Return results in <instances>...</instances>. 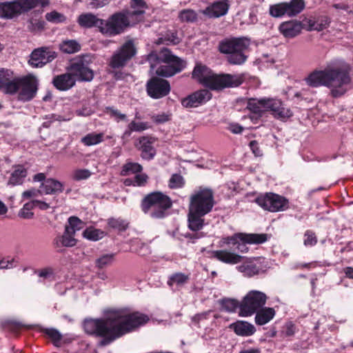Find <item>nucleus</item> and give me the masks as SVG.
Here are the masks:
<instances>
[{
  "mask_svg": "<svg viewBox=\"0 0 353 353\" xmlns=\"http://www.w3.org/2000/svg\"><path fill=\"white\" fill-rule=\"evenodd\" d=\"M12 72L8 69H0V90L7 94L8 85L13 83Z\"/></svg>",
  "mask_w": 353,
  "mask_h": 353,
  "instance_id": "obj_35",
  "label": "nucleus"
},
{
  "mask_svg": "<svg viewBox=\"0 0 353 353\" xmlns=\"http://www.w3.org/2000/svg\"><path fill=\"white\" fill-rule=\"evenodd\" d=\"M21 7L17 1L0 3V17L6 19H13L21 14Z\"/></svg>",
  "mask_w": 353,
  "mask_h": 353,
  "instance_id": "obj_24",
  "label": "nucleus"
},
{
  "mask_svg": "<svg viewBox=\"0 0 353 353\" xmlns=\"http://www.w3.org/2000/svg\"><path fill=\"white\" fill-rule=\"evenodd\" d=\"M130 8L131 10L126 11V13L135 24L142 20L147 6L143 0H131Z\"/></svg>",
  "mask_w": 353,
  "mask_h": 353,
  "instance_id": "obj_22",
  "label": "nucleus"
},
{
  "mask_svg": "<svg viewBox=\"0 0 353 353\" xmlns=\"http://www.w3.org/2000/svg\"><path fill=\"white\" fill-rule=\"evenodd\" d=\"M109 113L112 117H113L117 122L125 120L126 118L125 114L121 113L117 110L109 109Z\"/></svg>",
  "mask_w": 353,
  "mask_h": 353,
  "instance_id": "obj_60",
  "label": "nucleus"
},
{
  "mask_svg": "<svg viewBox=\"0 0 353 353\" xmlns=\"http://www.w3.org/2000/svg\"><path fill=\"white\" fill-rule=\"evenodd\" d=\"M192 78L204 86L214 90L237 87L242 83V78L236 74L214 73L209 68L198 63L192 71Z\"/></svg>",
  "mask_w": 353,
  "mask_h": 353,
  "instance_id": "obj_4",
  "label": "nucleus"
},
{
  "mask_svg": "<svg viewBox=\"0 0 353 353\" xmlns=\"http://www.w3.org/2000/svg\"><path fill=\"white\" fill-rule=\"evenodd\" d=\"M211 98L212 94L209 90H200L183 99L181 104L185 108H195L206 103Z\"/></svg>",
  "mask_w": 353,
  "mask_h": 353,
  "instance_id": "obj_18",
  "label": "nucleus"
},
{
  "mask_svg": "<svg viewBox=\"0 0 353 353\" xmlns=\"http://www.w3.org/2000/svg\"><path fill=\"white\" fill-rule=\"evenodd\" d=\"M34 203V208H38L41 210H47L50 208V203H46L43 201L32 200Z\"/></svg>",
  "mask_w": 353,
  "mask_h": 353,
  "instance_id": "obj_62",
  "label": "nucleus"
},
{
  "mask_svg": "<svg viewBox=\"0 0 353 353\" xmlns=\"http://www.w3.org/2000/svg\"><path fill=\"white\" fill-rule=\"evenodd\" d=\"M250 148L252 150L253 154L256 157H261L262 156V151L261 150L258 143L256 141H252L250 143Z\"/></svg>",
  "mask_w": 353,
  "mask_h": 353,
  "instance_id": "obj_63",
  "label": "nucleus"
},
{
  "mask_svg": "<svg viewBox=\"0 0 353 353\" xmlns=\"http://www.w3.org/2000/svg\"><path fill=\"white\" fill-rule=\"evenodd\" d=\"M34 208V203L32 201L25 203L23 208L19 212V216L25 219H30L34 216L32 210Z\"/></svg>",
  "mask_w": 353,
  "mask_h": 353,
  "instance_id": "obj_45",
  "label": "nucleus"
},
{
  "mask_svg": "<svg viewBox=\"0 0 353 353\" xmlns=\"http://www.w3.org/2000/svg\"><path fill=\"white\" fill-rule=\"evenodd\" d=\"M60 48L63 52L72 54L79 51L81 46L75 40H67L62 42Z\"/></svg>",
  "mask_w": 353,
  "mask_h": 353,
  "instance_id": "obj_41",
  "label": "nucleus"
},
{
  "mask_svg": "<svg viewBox=\"0 0 353 353\" xmlns=\"http://www.w3.org/2000/svg\"><path fill=\"white\" fill-rule=\"evenodd\" d=\"M172 118V114L170 112H159L152 115L151 119L157 125L163 124L169 121Z\"/></svg>",
  "mask_w": 353,
  "mask_h": 353,
  "instance_id": "obj_46",
  "label": "nucleus"
},
{
  "mask_svg": "<svg viewBox=\"0 0 353 353\" xmlns=\"http://www.w3.org/2000/svg\"><path fill=\"white\" fill-rule=\"evenodd\" d=\"M21 7V12H26L39 4L45 6L48 4V0H16Z\"/></svg>",
  "mask_w": 353,
  "mask_h": 353,
  "instance_id": "obj_34",
  "label": "nucleus"
},
{
  "mask_svg": "<svg viewBox=\"0 0 353 353\" xmlns=\"http://www.w3.org/2000/svg\"><path fill=\"white\" fill-rule=\"evenodd\" d=\"M329 25V22L327 20H325L324 23H316L312 25H310V29L312 30L321 31L326 28Z\"/></svg>",
  "mask_w": 353,
  "mask_h": 353,
  "instance_id": "obj_64",
  "label": "nucleus"
},
{
  "mask_svg": "<svg viewBox=\"0 0 353 353\" xmlns=\"http://www.w3.org/2000/svg\"><path fill=\"white\" fill-rule=\"evenodd\" d=\"M26 175V169L22 165H17L14 168V171L12 172L8 183L12 185H20L23 183Z\"/></svg>",
  "mask_w": 353,
  "mask_h": 353,
  "instance_id": "obj_32",
  "label": "nucleus"
},
{
  "mask_svg": "<svg viewBox=\"0 0 353 353\" xmlns=\"http://www.w3.org/2000/svg\"><path fill=\"white\" fill-rule=\"evenodd\" d=\"M151 70L161 77H169L181 72L185 66V63L179 57L173 55L171 52L163 48L157 55L151 53L148 56Z\"/></svg>",
  "mask_w": 353,
  "mask_h": 353,
  "instance_id": "obj_5",
  "label": "nucleus"
},
{
  "mask_svg": "<svg viewBox=\"0 0 353 353\" xmlns=\"http://www.w3.org/2000/svg\"><path fill=\"white\" fill-rule=\"evenodd\" d=\"M170 86L168 81L154 78L147 84V92L153 99H160L169 94Z\"/></svg>",
  "mask_w": 353,
  "mask_h": 353,
  "instance_id": "obj_16",
  "label": "nucleus"
},
{
  "mask_svg": "<svg viewBox=\"0 0 353 353\" xmlns=\"http://www.w3.org/2000/svg\"><path fill=\"white\" fill-rule=\"evenodd\" d=\"M275 315V311L272 307L261 308L256 312L255 322L263 325L270 321Z\"/></svg>",
  "mask_w": 353,
  "mask_h": 353,
  "instance_id": "obj_31",
  "label": "nucleus"
},
{
  "mask_svg": "<svg viewBox=\"0 0 353 353\" xmlns=\"http://www.w3.org/2000/svg\"><path fill=\"white\" fill-rule=\"evenodd\" d=\"M240 240L253 241L255 242H265L268 240L267 234H243L239 233L232 236L224 237L221 242L223 244H232L235 245Z\"/></svg>",
  "mask_w": 353,
  "mask_h": 353,
  "instance_id": "obj_19",
  "label": "nucleus"
},
{
  "mask_svg": "<svg viewBox=\"0 0 353 353\" xmlns=\"http://www.w3.org/2000/svg\"><path fill=\"white\" fill-rule=\"evenodd\" d=\"M56 57V53L46 47L34 50L28 61L29 64L34 68H41L52 61Z\"/></svg>",
  "mask_w": 353,
  "mask_h": 353,
  "instance_id": "obj_15",
  "label": "nucleus"
},
{
  "mask_svg": "<svg viewBox=\"0 0 353 353\" xmlns=\"http://www.w3.org/2000/svg\"><path fill=\"white\" fill-rule=\"evenodd\" d=\"M136 52L133 41H128L112 55L110 65L113 68H122L136 54Z\"/></svg>",
  "mask_w": 353,
  "mask_h": 353,
  "instance_id": "obj_14",
  "label": "nucleus"
},
{
  "mask_svg": "<svg viewBox=\"0 0 353 353\" xmlns=\"http://www.w3.org/2000/svg\"><path fill=\"white\" fill-rule=\"evenodd\" d=\"M264 259L253 258L247 260L242 265L236 267V269L244 276H252L260 272H264L266 267L263 265Z\"/></svg>",
  "mask_w": 353,
  "mask_h": 353,
  "instance_id": "obj_17",
  "label": "nucleus"
},
{
  "mask_svg": "<svg viewBox=\"0 0 353 353\" xmlns=\"http://www.w3.org/2000/svg\"><path fill=\"white\" fill-rule=\"evenodd\" d=\"M36 274L39 277L43 280L52 281L54 279V271L50 267H46L36 271Z\"/></svg>",
  "mask_w": 353,
  "mask_h": 353,
  "instance_id": "obj_48",
  "label": "nucleus"
},
{
  "mask_svg": "<svg viewBox=\"0 0 353 353\" xmlns=\"http://www.w3.org/2000/svg\"><path fill=\"white\" fill-rule=\"evenodd\" d=\"M114 257L115 254L114 253H108L101 255L95 261L96 267L99 269H103L110 265L113 263Z\"/></svg>",
  "mask_w": 353,
  "mask_h": 353,
  "instance_id": "obj_40",
  "label": "nucleus"
},
{
  "mask_svg": "<svg viewBox=\"0 0 353 353\" xmlns=\"http://www.w3.org/2000/svg\"><path fill=\"white\" fill-rule=\"evenodd\" d=\"M91 61L92 59L89 55L78 57L71 62L68 70L76 80L90 81L94 77L93 70L89 66Z\"/></svg>",
  "mask_w": 353,
  "mask_h": 353,
  "instance_id": "obj_12",
  "label": "nucleus"
},
{
  "mask_svg": "<svg viewBox=\"0 0 353 353\" xmlns=\"http://www.w3.org/2000/svg\"><path fill=\"white\" fill-rule=\"evenodd\" d=\"M78 23L84 28L98 27L101 31V27L104 23V21L97 18L93 14L85 13L79 17Z\"/></svg>",
  "mask_w": 353,
  "mask_h": 353,
  "instance_id": "obj_29",
  "label": "nucleus"
},
{
  "mask_svg": "<svg viewBox=\"0 0 353 353\" xmlns=\"http://www.w3.org/2000/svg\"><path fill=\"white\" fill-rule=\"evenodd\" d=\"M229 8L227 0H217L208 6L201 12L209 17H220L226 14Z\"/></svg>",
  "mask_w": 353,
  "mask_h": 353,
  "instance_id": "obj_21",
  "label": "nucleus"
},
{
  "mask_svg": "<svg viewBox=\"0 0 353 353\" xmlns=\"http://www.w3.org/2000/svg\"><path fill=\"white\" fill-rule=\"evenodd\" d=\"M305 81L314 88L326 86L333 97H341L346 92L351 83L349 65L343 61H333L323 70L310 73Z\"/></svg>",
  "mask_w": 353,
  "mask_h": 353,
  "instance_id": "obj_2",
  "label": "nucleus"
},
{
  "mask_svg": "<svg viewBox=\"0 0 353 353\" xmlns=\"http://www.w3.org/2000/svg\"><path fill=\"white\" fill-rule=\"evenodd\" d=\"M230 327L237 335L243 336H251L256 332V329L252 323L244 321H238L231 324Z\"/></svg>",
  "mask_w": 353,
  "mask_h": 353,
  "instance_id": "obj_30",
  "label": "nucleus"
},
{
  "mask_svg": "<svg viewBox=\"0 0 353 353\" xmlns=\"http://www.w3.org/2000/svg\"><path fill=\"white\" fill-rule=\"evenodd\" d=\"M214 205V194L211 189L200 188L190 196L188 222V228L199 232L204 225L203 216L210 213Z\"/></svg>",
  "mask_w": 353,
  "mask_h": 353,
  "instance_id": "obj_3",
  "label": "nucleus"
},
{
  "mask_svg": "<svg viewBox=\"0 0 353 353\" xmlns=\"http://www.w3.org/2000/svg\"><path fill=\"white\" fill-rule=\"evenodd\" d=\"M196 12L192 9H184L179 12V20L182 23H193L197 19Z\"/></svg>",
  "mask_w": 353,
  "mask_h": 353,
  "instance_id": "obj_39",
  "label": "nucleus"
},
{
  "mask_svg": "<svg viewBox=\"0 0 353 353\" xmlns=\"http://www.w3.org/2000/svg\"><path fill=\"white\" fill-rule=\"evenodd\" d=\"M91 174V172L88 169H78L74 171L72 177L76 181H81L88 179Z\"/></svg>",
  "mask_w": 353,
  "mask_h": 353,
  "instance_id": "obj_49",
  "label": "nucleus"
},
{
  "mask_svg": "<svg viewBox=\"0 0 353 353\" xmlns=\"http://www.w3.org/2000/svg\"><path fill=\"white\" fill-rule=\"evenodd\" d=\"M317 243L316 237L311 231H306L304 234L303 243L306 247L313 246Z\"/></svg>",
  "mask_w": 353,
  "mask_h": 353,
  "instance_id": "obj_55",
  "label": "nucleus"
},
{
  "mask_svg": "<svg viewBox=\"0 0 353 353\" xmlns=\"http://www.w3.org/2000/svg\"><path fill=\"white\" fill-rule=\"evenodd\" d=\"M270 14L274 17H281L288 16V12L285 2L276 3L270 7Z\"/></svg>",
  "mask_w": 353,
  "mask_h": 353,
  "instance_id": "obj_43",
  "label": "nucleus"
},
{
  "mask_svg": "<svg viewBox=\"0 0 353 353\" xmlns=\"http://www.w3.org/2000/svg\"><path fill=\"white\" fill-rule=\"evenodd\" d=\"M190 279V276L188 274H185L181 272L174 273L170 276L168 283L170 286L176 285V286H182Z\"/></svg>",
  "mask_w": 353,
  "mask_h": 353,
  "instance_id": "obj_38",
  "label": "nucleus"
},
{
  "mask_svg": "<svg viewBox=\"0 0 353 353\" xmlns=\"http://www.w3.org/2000/svg\"><path fill=\"white\" fill-rule=\"evenodd\" d=\"M155 141V138L152 137H141L135 143V146L141 152L143 159L150 160L154 158L156 151L152 145Z\"/></svg>",
  "mask_w": 353,
  "mask_h": 353,
  "instance_id": "obj_20",
  "label": "nucleus"
},
{
  "mask_svg": "<svg viewBox=\"0 0 353 353\" xmlns=\"http://www.w3.org/2000/svg\"><path fill=\"white\" fill-rule=\"evenodd\" d=\"M213 256L219 261L229 264L239 263L243 259L241 256L226 250L214 251Z\"/></svg>",
  "mask_w": 353,
  "mask_h": 353,
  "instance_id": "obj_28",
  "label": "nucleus"
},
{
  "mask_svg": "<svg viewBox=\"0 0 353 353\" xmlns=\"http://www.w3.org/2000/svg\"><path fill=\"white\" fill-rule=\"evenodd\" d=\"M38 81L32 75L13 79V83L8 85L7 94H17L21 101H29L36 95Z\"/></svg>",
  "mask_w": 353,
  "mask_h": 353,
  "instance_id": "obj_9",
  "label": "nucleus"
},
{
  "mask_svg": "<svg viewBox=\"0 0 353 353\" xmlns=\"http://www.w3.org/2000/svg\"><path fill=\"white\" fill-rule=\"evenodd\" d=\"M41 192H42L41 190H39L35 188H31L30 190L24 191L22 193V197L25 199L35 198L41 194Z\"/></svg>",
  "mask_w": 353,
  "mask_h": 353,
  "instance_id": "obj_59",
  "label": "nucleus"
},
{
  "mask_svg": "<svg viewBox=\"0 0 353 353\" xmlns=\"http://www.w3.org/2000/svg\"><path fill=\"white\" fill-rule=\"evenodd\" d=\"M184 184L183 177L180 174H174L169 180L168 185L171 189H177L183 187Z\"/></svg>",
  "mask_w": 353,
  "mask_h": 353,
  "instance_id": "obj_47",
  "label": "nucleus"
},
{
  "mask_svg": "<svg viewBox=\"0 0 353 353\" xmlns=\"http://www.w3.org/2000/svg\"><path fill=\"white\" fill-rule=\"evenodd\" d=\"M250 44V40L245 37L229 38L219 43V49L221 53L227 54V60L230 63L241 65L246 61L245 51Z\"/></svg>",
  "mask_w": 353,
  "mask_h": 353,
  "instance_id": "obj_6",
  "label": "nucleus"
},
{
  "mask_svg": "<svg viewBox=\"0 0 353 353\" xmlns=\"http://www.w3.org/2000/svg\"><path fill=\"white\" fill-rule=\"evenodd\" d=\"M15 266V260L10 256L0 258V270L11 269Z\"/></svg>",
  "mask_w": 353,
  "mask_h": 353,
  "instance_id": "obj_54",
  "label": "nucleus"
},
{
  "mask_svg": "<svg viewBox=\"0 0 353 353\" xmlns=\"http://www.w3.org/2000/svg\"><path fill=\"white\" fill-rule=\"evenodd\" d=\"M74 235L75 234L73 232H70L69 229L65 228L63 234L57 236L53 241V243L59 248L62 247H73L77 242Z\"/></svg>",
  "mask_w": 353,
  "mask_h": 353,
  "instance_id": "obj_26",
  "label": "nucleus"
},
{
  "mask_svg": "<svg viewBox=\"0 0 353 353\" xmlns=\"http://www.w3.org/2000/svg\"><path fill=\"white\" fill-rule=\"evenodd\" d=\"M103 133L92 132L81 138V143L86 146H92L101 143L103 141Z\"/></svg>",
  "mask_w": 353,
  "mask_h": 353,
  "instance_id": "obj_36",
  "label": "nucleus"
},
{
  "mask_svg": "<svg viewBox=\"0 0 353 353\" xmlns=\"http://www.w3.org/2000/svg\"><path fill=\"white\" fill-rule=\"evenodd\" d=\"M137 243L140 245V248L137 250V252L139 255L145 256L150 253V248L146 244L141 243L140 241H137Z\"/></svg>",
  "mask_w": 353,
  "mask_h": 353,
  "instance_id": "obj_61",
  "label": "nucleus"
},
{
  "mask_svg": "<svg viewBox=\"0 0 353 353\" xmlns=\"http://www.w3.org/2000/svg\"><path fill=\"white\" fill-rule=\"evenodd\" d=\"M303 29L301 22L292 20L282 23L279 26L281 33L285 38H294L298 36Z\"/></svg>",
  "mask_w": 353,
  "mask_h": 353,
  "instance_id": "obj_23",
  "label": "nucleus"
},
{
  "mask_svg": "<svg viewBox=\"0 0 353 353\" xmlns=\"http://www.w3.org/2000/svg\"><path fill=\"white\" fill-rule=\"evenodd\" d=\"M248 108L258 114L270 111L275 118L281 120L287 119L292 115L291 110L276 98L251 99L248 103Z\"/></svg>",
  "mask_w": 353,
  "mask_h": 353,
  "instance_id": "obj_7",
  "label": "nucleus"
},
{
  "mask_svg": "<svg viewBox=\"0 0 353 353\" xmlns=\"http://www.w3.org/2000/svg\"><path fill=\"white\" fill-rule=\"evenodd\" d=\"M148 321L147 315L139 312L131 313L126 309L114 310L109 311L105 319L85 320L83 328L89 334L102 337L101 345H106Z\"/></svg>",
  "mask_w": 353,
  "mask_h": 353,
  "instance_id": "obj_1",
  "label": "nucleus"
},
{
  "mask_svg": "<svg viewBox=\"0 0 353 353\" xmlns=\"http://www.w3.org/2000/svg\"><path fill=\"white\" fill-rule=\"evenodd\" d=\"M134 25L128 17L126 12H118L112 15L108 20L104 21L101 27V32L108 36H114L121 33L128 26Z\"/></svg>",
  "mask_w": 353,
  "mask_h": 353,
  "instance_id": "obj_11",
  "label": "nucleus"
},
{
  "mask_svg": "<svg viewBox=\"0 0 353 353\" xmlns=\"http://www.w3.org/2000/svg\"><path fill=\"white\" fill-rule=\"evenodd\" d=\"M267 296L258 290L250 291L243 299L239 305V315L248 317L255 314L265 304Z\"/></svg>",
  "mask_w": 353,
  "mask_h": 353,
  "instance_id": "obj_10",
  "label": "nucleus"
},
{
  "mask_svg": "<svg viewBox=\"0 0 353 353\" xmlns=\"http://www.w3.org/2000/svg\"><path fill=\"white\" fill-rule=\"evenodd\" d=\"M256 203L262 208L270 212H279L287 210L288 201L279 194L267 193L256 199Z\"/></svg>",
  "mask_w": 353,
  "mask_h": 353,
  "instance_id": "obj_13",
  "label": "nucleus"
},
{
  "mask_svg": "<svg viewBox=\"0 0 353 353\" xmlns=\"http://www.w3.org/2000/svg\"><path fill=\"white\" fill-rule=\"evenodd\" d=\"M46 19L50 22L59 23L65 20V17L56 11H52L46 14Z\"/></svg>",
  "mask_w": 353,
  "mask_h": 353,
  "instance_id": "obj_53",
  "label": "nucleus"
},
{
  "mask_svg": "<svg viewBox=\"0 0 353 353\" xmlns=\"http://www.w3.org/2000/svg\"><path fill=\"white\" fill-rule=\"evenodd\" d=\"M108 225L113 228L123 230L128 227V223L120 219H110L108 220Z\"/></svg>",
  "mask_w": 353,
  "mask_h": 353,
  "instance_id": "obj_52",
  "label": "nucleus"
},
{
  "mask_svg": "<svg viewBox=\"0 0 353 353\" xmlns=\"http://www.w3.org/2000/svg\"><path fill=\"white\" fill-rule=\"evenodd\" d=\"M263 242H255L253 241H243L240 240L238 243H236V249L240 251L241 252H246L248 250V248L247 247V244H259L263 243Z\"/></svg>",
  "mask_w": 353,
  "mask_h": 353,
  "instance_id": "obj_56",
  "label": "nucleus"
},
{
  "mask_svg": "<svg viewBox=\"0 0 353 353\" xmlns=\"http://www.w3.org/2000/svg\"><path fill=\"white\" fill-rule=\"evenodd\" d=\"M150 128L148 122L132 121L128 125L129 131L124 132V136H130L131 132H142Z\"/></svg>",
  "mask_w": 353,
  "mask_h": 353,
  "instance_id": "obj_42",
  "label": "nucleus"
},
{
  "mask_svg": "<svg viewBox=\"0 0 353 353\" xmlns=\"http://www.w3.org/2000/svg\"><path fill=\"white\" fill-rule=\"evenodd\" d=\"M142 170V166L137 163H128L124 165V171L126 172L137 173Z\"/></svg>",
  "mask_w": 353,
  "mask_h": 353,
  "instance_id": "obj_57",
  "label": "nucleus"
},
{
  "mask_svg": "<svg viewBox=\"0 0 353 353\" xmlns=\"http://www.w3.org/2000/svg\"><path fill=\"white\" fill-rule=\"evenodd\" d=\"M46 334L52 339L54 345L59 346L60 345L61 334L59 331L55 329H47Z\"/></svg>",
  "mask_w": 353,
  "mask_h": 353,
  "instance_id": "obj_50",
  "label": "nucleus"
},
{
  "mask_svg": "<svg viewBox=\"0 0 353 353\" xmlns=\"http://www.w3.org/2000/svg\"><path fill=\"white\" fill-rule=\"evenodd\" d=\"M288 16L294 17L300 13L305 8L303 0H291L290 2H285Z\"/></svg>",
  "mask_w": 353,
  "mask_h": 353,
  "instance_id": "obj_33",
  "label": "nucleus"
},
{
  "mask_svg": "<svg viewBox=\"0 0 353 353\" xmlns=\"http://www.w3.org/2000/svg\"><path fill=\"white\" fill-rule=\"evenodd\" d=\"M40 188L46 194H58L63 191L64 185L61 182L50 178L44 181Z\"/></svg>",
  "mask_w": 353,
  "mask_h": 353,
  "instance_id": "obj_27",
  "label": "nucleus"
},
{
  "mask_svg": "<svg viewBox=\"0 0 353 353\" xmlns=\"http://www.w3.org/2000/svg\"><path fill=\"white\" fill-rule=\"evenodd\" d=\"M239 303L238 301L235 299H225L223 301L222 307L224 310L228 312H234L238 307H239Z\"/></svg>",
  "mask_w": 353,
  "mask_h": 353,
  "instance_id": "obj_51",
  "label": "nucleus"
},
{
  "mask_svg": "<svg viewBox=\"0 0 353 353\" xmlns=\"http://www.w3.org/2000/svg\"><path fill=\"white\" fill-rule=\"evenodd\" d=\"M84 226L83 222L77 216H70L68 219V225H65L66 229L75 234L77 231L82 229Z\"/></svg>",
  "mask_w": 353,
  "mask_h": 353,
  "instance_id": "obj_44",
  "label": "nucleus"
},
{
  "mask_svg": "<svg viewBox=\"0 0 353 353\" xmlns=\"http://www.w3.org/2000/svg\"><path fill=\"white\" fill-rule=\"evenodd\" d=\"M76 79L72 73L68 72L56 76L53 79V84L59 90L65 91L75 85Z\"/></svg>",
  "mask_w": 353,
  "mask_h": 353,
  "instance_id": "obj_25",
  "label": "nucleus"
},
{
  "mask_svg": "<svg viewBox=\"0 0 353 353\" xmlns=\"http://www.w3.org/2000/svg\"><path fill=\"white\" fill-rule=\"evenodd\" d=\"M105 232L100 229L90 227L83 231V236L88 240L97 241L101 239L105 236Z\"/></svg>",
  "mask_w": 353,
  "mask_h": 353,
  "instance_id": "obj_37",
  "label": "nucleus"
},
{
  "mask_svg": "<svg viewBox=\"0 0 353 353\" xmlns=\"http://www.w3.org/2000/svg\"><path fill=\"white\" fill-rule=\"evenodd\" d=\"M165 41L172 43L174 44H176L179 43L180 39L176 35H175L174 33H172L171 35H167L165 37V38H159L156 43L161 44L163 43Z\"/></svg>",
  "mask_w": 353,
  "mask_h": 353,
  "instance_id": "obj_58",
  "label": "nucleus"
},
{
  "mask_svg": "<svg viewBox=\"0 0 353 353\" xmlns=\"http://www.w3.org/2000/svg\"><path fill=\"white\" fill-rule=\"evenodd\" d=\"M171 206L170 199L159 192L148 194L142 202V210L144 213L154 219L163 218L166 214V210Z\"/></svg>",
  "mask_w": 353,
  "mask_h": 353,
  "instance_id": "obj_8",
  "label": "nucleus"
}]
</instances>
